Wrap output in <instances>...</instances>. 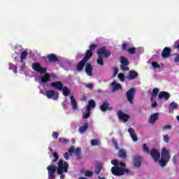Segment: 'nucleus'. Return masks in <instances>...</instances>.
Here are the masks:
<instances>
[{
	"label": "nucleus",
	"mask_w": 179,
	"mask_h": 179,
	"mask_svg": "<svg viewBox=\"0 0 179 179\" xmlns=\"http://www.w3.org/2000/svg\"><path fill=\"white\" fill-rule=\"evenodd\" d=\"M69 170V164L62 159H59L57 162V171L58 174H64L68 173Z\"/></svg>",
	"instance_id": "f257e3e1"
},
{
	"label": "nucleus",
	"mask_w": 179,
	"mask_h": 179,
	"mask_svg": "<svg viewBox=\"0 0 179 179\" xmlns=\"http://www.w3.org/2000/svg\"><path fill=\"white\" fill-rule=\"evenodd\" d=\"M96 54L98 55V57H103V58H108L110 55H111V51L110 50L107 49L106 46H102L101 48H99L96 50Z\"/></svg>",
	"instance_id": "f03ea898"
},
{
	"label": "nucleus",
	"mask_w": 179,
	"mask_h": 179,
	"mask_svg": "<svg viewBox=\"0 0 179 179\" xmlns=\"http://www.w3.org/2000/svg\"><path fill=\"white\" fill-rule=\"evenodd\" d=\"M73 152L78 160H80V159H82V149H80V148L78 147L75 149V147L73 146L70 147L69 149V155H72Z\"/></svg>",
	"instance_id": "7ed1b4c3"
},
{
	"label": "nucleus",
	"mask_w": 179,
	"mask_h": 179,
	"mask_svg": "<svg viewBox=\"0 0 179 179\" xmlns=\"http://www.w3.org/2000/svg\"><path fill=\"white\" fill-rule=\"evenodd\" d=\"M45 96L48 99H51L52 100H58L59 99V93L55 90L45 91Z\"/></svg>",
	"instance_id": "20e7f679"
},
{
	"label": "nucleus",
	"mask_w": 179,
	"mask_h": 179,
	"mask_svg": "<svg viewBox=\"0 0 179 179\" xmlns=\"http://www.w3.org/2000/svg\"><path fill=\"white\" fill-rule=\"evenodd\" d=\"M136 90L135 88H131L126 92V97L130 104H134V99L135 97V93Z\"/></svg>",
	"instance_id": "39448f33"
},
{
	"label": "nucleus",
	"mask_w": 179,
	"mask_h": 179,
	"mask_svg": "<svg viewBox=\"0 0 179 179\" xmlns=\"http://www.w3.org/2000/svg\"><path fill=\"white\" fill-rule=\"evenodd\" d=\"M47 170L48 171V177L50 179H54L55 178V171H57V166H55L53 164L49 165L47 167Z\"/></svg>",
	"instance_id": "423d86ee"
},
{
	"label": "nucleus",
	"mask_w": 179,
	"mask_h": 179,
	"mask_svg": "<svg viewBox=\"0 0 179 179\" xmlns=\"http://www.w3.org/2000/svg\"><path fill=\"white\" fill-rule=\"evenodd\" d=\"M132 159L134 167L139 169L142 166V157L141 155H134Z\"/></svg>",
	"instance_id": "0eeeda50"
},
{
	"label": "nucleus",
	"mask_w": 179,
	"mask_h": 179,
	"mask_svg": "<svg viewBox=\"0 0 179 179\" xmlns=\"http://www.w3.org/2000/svg\"><path fill=\"white\" fill-rule=\"evenodd\" d=\"M149 155H150L151 157L153 159L154 162H159V159H160V152L155 148H152Z\"/></svg>",
	"instance_id": "6e6552de"
},
{
	"label": "nucleus",
	"mask_w": 179,
	"mask_h": 179,
	"mask_svg": "<svg viewBox=\"0 0 179 179\" xmlns=\"http://www.w3.org/2000/svg\"><path fill=\"white\" fill-rule=\"evenodd\" d=\"M113 176H124V168L120 166H113L111 169Z\"/></svg>",
	"instance_id": "1a4fd4ad"
},
{
	"label": "nucleus",
	"mask_w": 179,
	"mask_h": 179,
	"mask_svg": "<svg viewBox=\"0 0 179 179\" xmlns=\"http://www.w3.org/2000/svg\"><path fill=\"white\" fill-rule=\"evenodd\" d=\"M32 68L36 72H39V73H47V69L41 67L39 63H34L32 64Z\"/></svg>",
	"instance_id": "9d476101"
},
{
	"label": "nucleus",
	"mask_w": 179,
	"mask_h": 179,
	"mask_svg": "<svg viewBox=\"0 0 179 179\" xmlns=\"http://www.w3.org/2000/svg\"><path fill=\"white\" fill-rule=\"evenodd\" d=\"M171 157V156H170V150H167L166 148H162L161 152V159L170 161Z\"/></svg>",
	"instance_id": "9b49d317"
},
{
	"label": "nucleus",
	"mask_w": 179,
	"mask_h": 179,
	"mask_svg": "<svg viewBox=\"0 0 179 179\" xmlns=\"http://www.w3.org/2000/svg\"><path fill=\"white\" fill-rule=\"evenodd\" d=\"M50 86L51 87H54L55 89H57V90H62V89H64V84L61 81H55V82L51 83L50 84Z\"/></svg>",
	"instance_id": "f8f14e48"
},
{
	"label": "nucleus",
	"mask_w": 179,
	"mask_h": 179,
	"mask_svg": "<svg viewBox=\"0 0 179 179\" xmlns=\"http://www.w3.org/2000/svg\"><path fill=\"white\" fill-rule=\"evenodd\" d=\"M108 106H110V104L108 103V101H105L99 106V109L101 110V111H103V113L107 111V110L111 111V110H113V108L109 107Z\"/></svg>",
	"instance_id": "ddd939ff"
},
{
	"label": "nucleus",
	"mask_w": 179,
	"mask_h": 179,
	"mask_svg": "<svg viewBox=\"0 0 179 179\" xmlns=\"http://www.w3.org/2000/svg\"><path fill=\"white\" fill-rule=\"evenodd\" d=\"M85 72L87 76H93V66H92V64L87 63L85 65Z\"/></svg>",
	"instance_id": "4468645a"
},
{
	"label": "nucleus",
	"mask_w": 179,
	"mask_h": 179,
	"mask_svg": "<svg viewBox=\"0 0 179 179\" xmlns=\"http://www.w3.org/2000/svg\"><path fill=\"white\" fill-rule=\"evenodd\" d=\"M87 62V61L82 59L76 66L77 71H78V72H82V71H83V68H85V66L86 65Z\"/></svg>",
	"instance_id": "2eb2a0df"
},
{
	"label": "nucleus",
	"mask_w": 179,
	"mask_h": 179,
	"mask_svg": "<svg viewBox=\"0 0 179 179\" xmlns=\"http://www.w3.org/2000/svg\"><path fill=\"white\" fill-rule=\"evenodd\" d=\"M171 54V48L166 47L162 52V58H169Z\"/></svg>",
	"instance_id": "dca6fc26"
},
{
	"label": "nucleus",
	"mask_w": 179,
	"mask_h": 179,
	"mask_svg": "<svg viewBox=\"0 0 179 179\" xmlns=\"http://www.w3.org/2000/svg\"><path fill=\"white\" fill-rule=\"evenodd\" d=\"M117 115L119 120H122L123 122H128V120H129V116L128 115L122 113V111H119Z\"/></svg>",
	"instance_id": "f3484780"
},
{
	"label": "nucleus",
	"mask_w": 179,
	"mask_h": 179,
	"mask_svg": "<svg viewBox=\"0 0 179 179\" xmlns=\"http://www.w3.org/2000/svg\"><path fill=\"white\" fill-rule=\"evenodd\" d=\"M46 57L49 62H58V61H59V59H58L57 55H55L54 53L48 55Z\"/></svg>",
	"instance_id": "a211bd4d"
},
{
	"label": "nucleus",
	"mask_w": 179,
	"mask_h": 179,
	"mask_svg": "<svg viewBox=\"0 0 179 179\" xmlns=\"http://www.w3.org/2000/svg\"><path fill=\"white\" fill-rule=\"evenodd\" d=\"M158 99L161 100V99H165V100H169L170 99V94L167 92H160L158 94Z\"/></svg>",
	"instance_id": "6ab92c4d"
},
{
	"label": "nucleus",
	"mask_w": 179,
	"mask_h": 179,
	"mask_svg": "<svg viewBox=\"0 0 179 179\" xmlns=\"http://www.w3.org/2000/svg\"><path fill=\"white\" fill-rule=\"evenodd\" d=\"M128 132L129 133L131 138L133 139V141L134 142H136V141H138V136H136L135 130H134V129H132L131 127H129L128 129Z\"/></svg>",
	"instance_id": "aec40b11"
},
{
	"label": "nucleus",
	"mask_w": 179,
	"mask_h": 179,
	"mask_svg": "<svg viewBox=\"0 0 179 179\" xmlns=\"http://www.w3.org/2000/svg\"><path fill=\"white\" fill-rule=\"evenodd\" d=\"M158 119H159V113H155L150 117L149 122L150 124H155Z\"/></svg>",
	"instance_id": "412c9836"
},
{
	"label": "nucleus",
	"mask_w": 179,
	"mask_h": 179,
	"mask_svg": "<svg viewBox=\"0 0 179 179\" xmlns=\"http://www.w3.org/2000/svg\"><path fill=\"white\" fill-rule=\"evenodd\" d=\"M87 128H89V122H85L84 124L79 127L78 131L80 134H85L86 131H87Z\"/></svg>",
	"instance_id": "4be33fe9"
},
{
	"label": "nucleus",
	"mask_w": 179,
	"mask_h": 179,
	"mask_svg": "<svg viewBox=\"0 0 179 179\" xmlns=\"http://www.w3.org/2000/svg\"><path fill=\"white\" fill-rule=\"evenodd\" d=\"M92 57H93V52L92 50H87L86 51L85 55L83 59L87 62V61H89V59H90V58H92Z\"/></svg>",
	"instance_id": "5701e85b"
},
{
	"label": "nucleus",
	"mask_w": 179,
	"mask_h": 179,
	"mask_svg": "<svg viewBox=\"0 0 179 179\" xmlns=\"http://www.w3.org/2000/svg\"><path fill=\"white\" fill-rule=\"evenodd\" d=\"M137 77H138V73L135 71H130L127 76L129 80H134V79H136V78Z\"/></svg>",
	"instance_id": "b1692460"
},
{
	"label": "nucleus",
	"mask_w": 179,
	"mask_h": 179,
	"mask_svg": "<svg viewBox=\"0 0 179 179\" xmlns=\"http://www.w3.org/2000/svg\"><path fill=\"white\" fill-rule=\"evenodd\" d=\"M71 104L73 110H78V103H76V99H75V96H70Z\"/></svg>",
	"instance_id": "393cba45"
},
{
	"label": "nucleus",
	"mask_w": 179,
	"mask_h": 179,
	"mask_svg": "<svg viewBox=\"0 0 179 179\" xmlns=\"http://www.w3.org/2000/svg\"><path fill=\"white\" fill-rule=\"evenodd\" d=\"M110 163L115 166H120L121 167H127V164L122 162L119 163L117 159L112 160Z\"/></svg>",
	"instance_id": "a878e982"
},
{
	"label": "nucleus",
	"mask_w": 179,
	"mask_h": 179,
	"mask_svg": "<svg viewBox=\"0 0 179 179\" xmlns=\"http://www.w3.org/2000/svg\"><path fill=\"white\" fill-rule=\"evenodd\" d=\"M96 107V101L93 99H90L88 102V105L87 106V110H92Z\"/></svg>",
	"instance_id": "bb28decb"
},
{
	"label": "nucleus",
	"mask_w": 179,
	"mask_h": 179,
	"mask_svg": "<svg viewBox=\"0 0 179 179\" xmlns=\"http://www.w3.org/2000/svg\"><path fill=\"white\" fill-rule=\"evenodd\" d=\"M50 76L48 73H45L43 76L41 78L42 83H47V82H50Z\"/></svg>",
	"instance_id": "cd10ccee"
},
{
	"label": "nucleus",
	"mask_w": 179,
	"mask_h": 179,
	"mask_svg": "<svg viewBox=\"0 0 179 179\" xmlns=\"http://www.w3.org/2000/svg\"><path fill=\"white\" fill-rule=\"evenodd\" d=\"M118 156L120 159H127V151L124 149H120L118 152Z\"/></svg>",
	"instance_id": "c85d7f7f"
},
{
	"label": "nucleus",
	"mask_w": 179,
	"mask_h": 179,
	"mask_svg": "<svg viewBox=\"0 0 179 179\" xmlns=\"http://www.w3.org/2000/svg\"><path fill=\"white\" fill-rule=\"evenodd\" d=\"M159 94V88H153L151 94V101H153V97H156Z\"/></svg>",
	"instance_id": "c756f323"
},
{
	"label": "nucleus",
	"mask_w": 179,
	"mask_h": 179,
	"mask_svg": "<svg viewBox=\"0 0 179 179\" xmlns=\"http://www.w3.org/2000/svg\"><path fill=\"white\" fill-rule=\"evenodd\" d=\"M111 85L113 86V92H115L116 90H118V89H122V86H121L120 83L115 84V82H113Z\"/></svg>",
	"instance_id": "7c9ffc66"
},
{
	"label": "nucleus",
	"mask_w": 179,
	"mask_h": 179,
	"mask_svg": "<svg viewBox=\"0 0 179 179\" xmlns=\"http://www.w3.org/2000/svg\"><path fill=\"white\" fill-rule=\"evenodd\" d=\"M62 90L63 94H64V96H66V97L68 96H69V94H71V90H69L67 88V87H66V86H64V85H63V88H62Z\"/></svg>",
	"instance_id": "2f4dec72"
},
{
	"label": "nucleus",
	"mask_w": 179,
	"mask_h": 179,
	"mask_svg": "<svg viewBox=\"0 0 179 179\" xmlns=\"http://www.w3.org/2000/svg\"><path fill=\"white\" fill-rule=\"evenodd\" d=\"M120 64L122 65H129V62L127 57L122 56L120 57Z\"/></svg>",
	"instance_id": "473e14b6"
},
{
	"label": "nucleus",
	"mask_w": 179,
	"mask_h": 179,
	"mask_svg": "<svg viewBox=\"0 0 179 179\" xmlns=\"http://www.w3.org/2000/svg\"><path fill=\"white\" fill-rule=\"evenodd\" d=\"M169 159H164L163 158H161V159L159 161V164L161 167H164L167 166V163H169Z\"/></svg>",
	"instance_id": "72a5a7b5"
},
{
	"label": "nucleus",
	"mask_w": 179,
	"mask_h": 179,
	"mask_svg": "<svg viewBox=\"0 0 179 179\" xmlns=\"http://www.w3.org/2000/svg\"><path fill=\"white\" fill-rule=\"evenodd\" d=\"M169 111H173V110H176V108H178V104L176 102H171L169 105Z\"/></svg>",
	"instance_id": "f704fd0d"
},
{
	"label": "nucleus",
	"mask_w": 179,
	"mask_h": 179,
	"mask_svg": "<svg viewBox=\"0 0 179 179\" xmlns=\"http://www.w3.org/2000/svg\"><path fill=\"white\" fill-rule=\"evenodd\" d=\"M142 150L144 152V153H148L149 155L150 153V150L149 149V147L146 144H143L142 145Z\"/></svg>",
	"instance_id": "c9c22d12"
},
{
	"label": "nucleus",
	"mask_w": 179,
	"mask_h": 179,
	"mask_svg": "<svg viewBox=\"0 0 179 179\" xmlns=\"http://www.w3.org/2000/svg\"><path fill=\"white\" fill-rule=\"evenodd\" d=\"M53 157L54 159L51 162V164H54L55 162H58V159H59V155H58V153L57 152H53Z\"/></svg>",
	"instance_id": "e433bc0d"
},
{
	"label": "nucleus",
	"mask_w": 179,
	"mask_h": 179,
	"mask_svg": "<svg viewBox=\"0 0 179 179\" xmlns=\"http://www.w3.org/2000/svg\"><path fill=\"white\" fill-rule=\"evenodd\" d=\"M127 52L131 54V55H134V54H136V48H127Z\"/></svg>",
	"instance_id": "4c0bfd02"
},
{
	"label": "nucleus",
	"mask_w": 179,
	"mask_h": 179,
	"mask_svg": "<svg viewBox=\"0 0 179 179\" xmlns=\"http://www.w3.org/2000/svg\"><path fill=\"white\" fill-rule=\"evenodd\" d=\"M98 65H101V66H104V60L103 59V57H98L96 60Z\"/></svg>",
	"instance_id": "58836bf2"
},
{
	"label": "nucleus",
	"mask_w": 179,
	"mask_h": 179,
	"mask_svg": "<svg viewBox=\"0 0 179 179\" xmlns=\"http://www.w3.org/2000/svg\"><path fill=\"white\" fill-rule=\"evenodd\" d=\"M129 65H120V69L122 71V72H127V71H129V67H128Z\"/></svg>",
	"instance_id": "ea45409f"
},
{
	"label": "nucleus",
	"mask_w": 179,
	"mask_h": 179,
	"mask_svg": "<svg viewBox=\"0 0 179 179\" xmlns=\"http://www.w3.org/2000/svg\"><path fill=\"white\" fill-rule=\"evenodd\" d=\"M90 117V110L87 109L86 113L83 114V118L87 120Z\"/></svg>",
	"instance_id": "a19ab883"
},
{
	"label": "nucleus",
	"mask_w": 179,
	"mask_h": 179,
	"mask_svg": "<svg viewBox=\"0 0 179 179\" xmlns=\"http://www.w3.org/2000/svg\"><path fill=\"white\" fill-rule=\"evenodd\" d=\"M117 78L121 82H124V80H125V75L122 73H119L117 75Z\"/></svg>",
	"instance_id": "79ce46f5"
},
{
	"label": "nucleus",
	"mask_w": 179,
	"mask_h": 179,
	"mask_svg": "<svg viewBox=\"0 0 179 179\" xmlns=\"http://www.w3.org/2000/svg\"><path fill=\"white\" fill-rule=\"evenodd\" d=\"M9 66H10V69H11V71H13V72H15V73L17 72V67H16V66H15L13 64L10 63Z\"/></svg>",
	"instance_id": "37998d69"
},
{
	"label": "nucleus",
	"mask_w": 179,
	"mask_h": 179,
	"mask_svg": "<svg viewBox=\"0 0 179 179\" xmlns=\"http://www.w3.org/2000/svg\"><path fill=\"white\" fill-rule=\"evenodd\" d=\"M91 145L92 146H97L98 145H100V142L99 140L92 139L91 140Z\"/></svg>",
	"instance_id": "c03bdc74"
},
{
	"label": "nucleus",
	"mask_w": 179,
	"mask_h": 179,
	"mask_svg": "<svg viewBox=\"0 0 179 179\" xmlns=\"http://www.w3.org/2000/svg\"><path fill=\"white\" fill-rule=\"evenodd\" d=\"M28 54L29 53L27 52V51L22 52L21 57H20L21 61H23L24 59V58H26L27 57Z\"/></svg>",
	"instance_id": "a18cd8bd"
},
{
	"label": "nucleus",
	"mask_w": 179,
	"mask_h": 179,
	"mask_svg": "<svg viewBox=\"0 0 179 179\" xmlns=\"http://www.w3.org/2000/svg\"><path fill=\"white\" fill-rule=\"evenodd\" d=\"M101 169H103V166L101 165H99L97 167H96L94 171L95 174L99 175V173H101Z\"/></svg>",
	"instance_id": "49530a36"
},
{
	"label": "nucleus",
	"mask_w": 179,
	"mask_h": 179,
	"mask_svg": "<svg viewBox=\"0 0 179 179\" xmlns=\"http://www.w3.org/2000/svg\"><path fill=\"white\" fill-rule=\"evenodd\" d=\"M58 141L60 143H69V140H68L66 138H59Z\"/></svg>",
	"instance_id": "de8ad7c7"
},
{
	"label": "nucleus",
	"mask_w": 179,
	"mask_h": 179,
	"mask_svg": "<svg viewBox=\"0 0 179 179\" xmlns=\"http://www.w3.org/2000/svg\"><path fill=\"white\" fill-rule=\"evenodd\" d=\"M128 44L127 43H122V51H127Z\"/></svg>",
	"instance_id": "09e8293b"
},
{
	"label": "nucleus",
	"mask_w": 179,
	"mask_h": 179,
	"mask_svg": "<svg viewBox=\"0 0 179 179\" xmlns=\"http://www.w3.org/2000/svg\"><path fill=\"white\" fill-rule=\"evenodd\" d=\"M96 48H97V45L92 44L90 45V50H88L92 51L93 52V51H94L96 50Z\"/></svg>",
	"instance_id": "8fccbe9b"
},
{
	"label": "nucleus",
	"mask_w": 179,
	"mask_h": 179,
	"mask_svg": "<svg viewBox=\"0 0 179 179\" xmlns=\"http://www.w3.org/2000/svg\"><path fill=\"white\" fill-rule=\"evenodd\" d=\"M85 177H92L93 176V172L91 171H86L85 172Z\"/></svg>",
	"instance_id": "3c124183"
},
{
	"label": "nucleus",
	"mask_w": 179,
	"mask_h": 179,
	"mask_svg": "<svg viewBox=\"0 0 179 179\" xmlns=\"http://www.w3.org/2000/svg\"><path fill=\"white\" fill-rule=\"evenodd\" d=\"M52 136L53 139H58V136H59V133L53 131Z\"/></svg>",
	"instance_id": "603ef678"
},
{
	"label": "nucleus",
	"mask_w": 179,
	"mask_h": 179,
	"mask_svg": "<svg viewBox=\"0 0 179 179\" xmlns=\"http://www.w3.org/2000/svg\"><path fill=\"white\" fill-rule=\"evenodd\" d=\"M163 138H164V142H165V143H169V142H170V138L169 137L168 135H164Z\"/></svg>",
	"instance_id": "864d4df0"
},
{
	"label": "nucleus",
	"mask_w": 179,
	"mask_h": 179,
	"mask_svg": "<svg viewBox=\"0 0 179 179\" xmlns=\"http://www.w3.org/2000/svg\"><path fill=\"white\" fill-rule=\"evenodd\" d=\"M112 143L115 146L116 150H118V143H117V141H115V139L113 138L112 141Z\"/></svg>",
	"instance_id": "5fc2aeb1"
},
{
	"label": "nucleus",
	"mask_w": 179,
	"mask_h": 179,
	"mask_svg": "<svg viewBox=\"0 0 179 179\" xmlns=\"http://www.w3.org/2000/svg\"><path fill=\"white\" fill-rule=\"evenodd\" d=\"M152 66H153V68H160V64H159L157 62H152Z\"/></svg>",
	"instance_id": "6e6d98bb"
},
{
	"label": "nucleus",
	"mask_w": 179,
	"mask_h": 179,
	"mask_svg": "<svg viewBox=\"0 0 179 179\" xmlns=\"http://www.w3.org/2000/svg\"><path fill=\"white\" fill-rule=\"evenodd\" d=\"M162 129H163V131H167V129L170 130V129H171V125H170V124L165 125L162 128Z\"/></svg>",
	"instance_id": "4d7b16f0"
},
{
	"label": "nucleus",
	"mask_w": 179,
	"mask_h": 179,
	"mask_svg": "<svg viewBox=\"0 0 179 179\" xmlns=\"http://www.w3.org/2000/svg\"><path fill=\"white\" fill-rule=\"evenodd\" d=\"M172 162H173V164H177V163H178L177 155H174L173 157Z\"/></svg>",
	"instance_id": "13d9d810"
},
{
	"label": "nucleus",
	"mask_w": 179,
	"mask_h": 179,
	"mask_svg": "<svg viewBox=\"0 0 179 179\" xmlns=\"http://www.w3.org/2000/svg\"><path fill=\"white\" fill-rule=\"evenodd\" d=\"M63 157L65 159V160H69V153L65 152Z\"/></svg>",
	"instance_id": "bf43d9fd"
},
{
	"label": "nucleus",
	"mask_w": 179,
	"mask_h": 179,
	"mask_svg": "<svg viewBox=\"0 0 179 179\" xmlns=\"http://www.w3.org/2000/svg\"><path fill=\"white\" fill-rule=\"evenodd\" d=\"M152 101V108H156V107H157V102H156V101H153V99Z\"/></svg>",
	"instance_id": "052dcab7"
},
{
	"label": "nucleus",
	"mask_w": 179,
	"mask_h": 179,
	"mask_svg": "<svg viewBox=\"0 0 179 179\" xmlns=\"http://www.w3.org/2000/svg\"><path fill=\"white\" fill-rule=\"evenodd\" d=\"M113 69H114L113 77H115L118 74V69H117L116 67H114Z\"/></svg>",
	"instance_id": "680f3d73"
},
{
	"label": "nucleus",
	"mask_w": 179,
	"mask_h": 179,
	"mask_svg": "<svg viewBox=\"0 0 179 179\" xmlns=\"http://www.w3.org/2000/svg\"><path fill=\"white\" fill-rule=\"evenodd\" d=\"M81 100H82L83 101H86V100H87V96H86L85 94H84L83 95V97H82Z\"/></svg>",
	"instance_id": "e2e57ef3"
},
{
	"label": "nucleus",
	"mask_w": 179,
	"mask_h": 179,
	"mask_svg": "<svg viewBox=\"0 0 179 179\" xmlns=\"http://www.w3.org/2000/svg\"><path fill=\"white\" fill-rule=\"evenodd\" d=\"M86 87H87L88 89H92V87H93V84L88 83L86 85Z\"/></svg>",
	"instance_id": "0e129e2a"
},
{
	"label": "nucleus",
	"mask_w": 179,
	"mask_h": 179,
	"mask_svg": "<svg viewBox=\"0 0 179 179\" xmlns=\"http://www.w3.org/2000/svg\"><path fill=\"white\" fill-rule=\"evenodd\" d=\"M50 78H53L54 79H57V74H55V73L50 74Z\"/></svg>",
	"instance_id": "69168bd1"
},
{
	"label": "nucleus",
	"mask_w": 179,
	"mask_h": 179,
	"mask_svg": "<svg viewBox=\"0 0 179 179\" xmlns=\"http://www.w3.org/2000/svg\"><path fill=\"white\" fill-rule=\"evenodd\" d=\"M125 173H129V170L125 168H123V175L125 174Z\"/></svg>",
	"instance_id": "338daca9"
},
{
	"label": "nucleus",
	"mask_w": 179,
	"mask_h": 179,
	"mask_svg": "<svg viewBox=\"0 0 179 179\" xmlns=\"http://www.w3.org/2000/svg\"><path fill=\"white\" fill-rule=\"evenodd\" d=\"M174 47L176 48H178V50H179V44H177V42H176Z\"/></svg>",
	"instance_id": "774afa93"
}]
</instances>
